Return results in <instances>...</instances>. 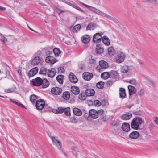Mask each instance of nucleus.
I'll use <instances>...</instances> for the list:
<instances>
[{
	"label": "nucleus",
	"instance_id": "f257e3e1",
	"mask_svg": "<svg viewBox=\"0 0 158 158\" xmlns=\"http://www.w3.org/2000/svg\"><path fill=\"white\" fill-rule=\"evenodd\" d=\"M144 123V120L142 118L136 117L132 119L131 123V126L133 129L138 130L139 129V126Z\"/></svg>",
	"mask_w": 158,
	"mask_h": 158
},
{
	"label": "nucleus",
	"instance_id": "f03ea898",
	"mask_svg": "<svg viewBox=\"0 0 158 158\" xmlns=\"http://www.w3.org/2000/svg\"><path fill=\"white\" fill-rule=\"evenodd\" d=\"M103 113V110L102 109L97 111L94 109H92L89 112L90 116L94 119L98 118L99 115H101Z\"/></svg>",
	"mask_w": 158,
	"mask_h": 158
},
{
	"label": "nucleus",
	"instance_id": "7ed1b4c3",
	"mask_svg": "<svg viewBox=\"0 0 158 158\" xmlns=\"http://www.w3.org/2000/svg\"><path fill=\"white\" fill-rule=\"evenodd\" d=\"M125 58V55L123 53L119 52L115 57L116 62L118 63H120L124 61Z\"/></svg>",
	"mask_w": 158,
	"mask_h": 158
},
{
	"label": "nucleus",
	"instance_id": "20e7f679",
	"mask_svg": "<svg viewBox=\"0 0 158 158\" xmlns=\"http://www.w3.org/2000/svg\"><path fill=\"white\" fill-rule=\"evenodd\" d=\"M49 137L52 141L53 144L56 146L58 149L60 150L61 148L62 143L55 136H49Z\"/></svg>",
	"mask_w": 158,
	"mask_h": 158
},
{
	"label": "nucleus",
	"instance_id": "39448f33",
	"mask_svg": "<svg viewBox=\"0 0 158 158\" xmlns=\"http://www.w3.org/2000/svg\"><path fill=\"white\" fill-rule=\"evenodd\" d=\"M45 103L44 100L39 99L37 100L36 102V107L38 110H41L44 106Z\"/></svg>",
	"mask_w": 158,
	"mask_h": 158
},
{
	"label": "nucleus",
	"instance_id": "423d86ee",
	"mask_svg": "<svg viewBox=\"0 0 158 158\" xmlns=\"http://www.w3.org/2000/svg\"><path fill=\"white\" fill-rule=\"evenodd\" d=\"M32 84L34 86H40L42 83V80L40 77H38L32 80Z\"/></svg>",
	"mask_w": 158,
	"mask_h": 158
},
{
	"label": "nucleus",
	"instance_id": "0eeeda50",
	"mask_svg": "<svg viewBox=\"0 0 158 158\" xmlns=\"http://www.w3.org/2000/svg\"><path fill=\"white\" fill-rule=\"evenodd\" d=\"M102 35L98 33H95L93 36V41L95 43H97L100 42L102 39Z\"/></svg>",
	"mask_w": 158,
	"mask_h": 158
},
{
	"label": "nucleus",
	"instance_id": "6e6552de",
	"mask_svg": "<svg viewBox=\"0 0 158 158\" xmlns=\"http://www.w3.org/2000/svg\"><path fill=\"white\" fill-rule=\"evenodd\" d=\"M62 91V90L60 88L58 87H53L52 88L51 92L52 94L56 95L60 94Z\"/></svg>",
	"mask_w": 158,
	"mask_h": 158
},
{
	"label": "nucleus",
	"instance_id": "1a4fd4ad",
	"mask_svg": "<svg viewBox=\"0 0 158 158\" xmlns=\"http://www.w3.org/2000/svg\"><path fill=\"white\" fill-rule=\"evenodd\" d=\"M80 2L83 5L85 6L86 8H87L89 10L95 13L98 14V13L99 11L97 9L95 8V7L92 6H90L85 4L84 3H83L81 2Z\"/></svg>",
	"mask_w": 158,
	"mask_h": 158
},
{
	"label": "nucleus",
	"instance_id": "9d476101",
	"mask_svg": "<svg viewBox=\"0 0 158 158\" xmlns=\"http://www.w3.org/2000/svg\"><path fill=\"white\" fill-rule=\"evenodd\" d=\"M69 78L70 81L72 83H75L78 81V80L76 76L72 73H70L69 76Z\"/></svg>",
	"mask_w": 158,
	"mask_h": 158
},
{
	"label": "nucleus",
	"instance_id": "9b49d317",
	"mask_svg": "<svg viewBox=\"0 0 158 158\" xmlns=\"http://www.w3.org/2000/svg\"><path fill=\"white\" fill-rule=\"evenodd\" d=\"M93 74L88 72H85L83 74V78L87 81L90 80L93 77Z\"/></svg>",
	"mask_w": 158,
	"mask_h": 158
},
{
	"label": "nucleus",
	"instance_id": "f8f14e48",
	"mask_svg": "<svg viewBox=\"0 0 158 158\" xmlns=\"http://www.w3.org/2000/svg\"><path fill=\"white\" fill-rule=\"evenodd\" d=\"M38 71V68L37 67H35L33 68L29 72L28 76L29 77H32L37 73Z\"/></svg>",
	"mask_w": 158,
	"mask_h": 158
},
{
	"label": "nucleus",
	"instance_id": "ddd939ff",
	"mask_svg": "<svg viewBox=\"0 0 158 158\" xmlns=\"http://www.w3.org/2000/svg\"><path fill=\"white\" fill-rule=\"evenodd\" d=\"M128 88L130 96L133 95L134 94H135L137 91L136 88L132 85H128Z\"/></svg>",
	"mask_w": 158,
	"mask_h": 158
},
{
	"label": "nucleus",
	"instance_id": "4468645a",
	"mask_svg": "<svg viewBox=\"0 0 158 158\" xmlns=\"http://www.w3.org/2000/svg\"><path fill=\"white\" fill-rule=\"evenodd\" d=\"M119 94L120 98L123 99L125 98L126 93L125 89L123 88H120L119 89Z\"/></svg>",
	"mask_w": 158,
	"mask_h": 158
},
{
	"label": "nucleus",
	"instance_id": "2eb2a0df",
	"mask_svg": "<svg viewBox=\"0 0 158 158\" xmlns=\"http://www.w3.org/2000/svg\"><path fill=\"white\" fill-rule=\"evenodd\" d=\"M122 130L125 132H128L130 130V126L129 124L127 123H123L122 127Z\"/></svg>",
	"mask_w": 158,
	"mask_h": 158
},
{
	"label": "nucleus",
	"instance_id": "dca6fc26",
	"mask_svg": "<svg viewBox=\"0 0 158 158\" xmlns=\"http://www.w3.org/2000/svg\"><path fill=\"white\" fill-rule=\"evenodd\" d=\"M56 73V71L54 69L52 68L48 70L47 74L48 76L50 77H53Z\"/></svg>",
	"mask_w": 158,
	"mask_h": 158
},
{
	"label": "nucleus",
	"instance_id": "f3484780",
	"mask_svg": "<svg viewBox=\"0 0 158 158\" xmlns=\"http://www.w3.org/2000/svg\"><path fill=\"white\" fill-rule=\"evenodd\" d=\"M45 61L47 63L53 64L55 63L57 60L52 56H48L45 59Z\"/></svg>",
	"mask_w": 158,
	"mask_h": 158
},
{
	"label": "nucleus",
	"instance_id": "a211bd4d",
	"mask_svg": "<svg viewBox=\"0 0 158 158\" xmlns=\"http://www.w3.org/2000/svg\"><path fill=\"white\" fill-rule=\"evenodd\" d=\"M40 61V58L39 56H36L32 60L31 64L33 65H38Z\"/></svg>",
	"mask_w": 158,
	"mask_h": 158
},
{
	"label": "nucleus",
	"instance_id": "6ab92c4d",
	"mask_svg": "<svg viewBox=\"0 0 158 158\" xmlns=\"http://www.w3.org/2000/svg\"><path fill=\"white\" fill-rule=\"evenodd\" d=\"M66 3L75 8L77 10L81 12H83V10L79 7L76 3L73 2H70L68 1H66Z\"/></svg>",
	"mask_w": 158,
	"mask_h": 158
},
{
	"label": "nucleus",
	"instance_id": "aec40b11",
	"mask_svg": "<svg viewBox=\"0 0 158 158\" xmlns=\"http://www.w3.org/2000/svg\"><path fill=\"white\" fill-rule=\"evenodd\" d=\"M73 112L74 114L78 116H81L82 114L81 110L76 107L73 109Z\"/></svg>",
	"mask_w": 158,
	"mask_h": 158
},
{
	"label": "nucleus",
	"instance_id": "412c9836",
	"mask_svg": "<svg viewBox=\"0 0 158 158\" xmlns=\"http://www.w3.org/2000/svg\"><path fill=\"white\" fill-rule=\"evenodd\" d=\"M95 94V91L94 89H87L85 91V94L87 96H93Z\"/></svg>",
	"mask_w": 158,
	"mask_h": 158
},
{
	"label": "nucleus",
	"instance_id": "4be33fe9",
	"mask_svg": "<svg viewBox=\"0 0 158 158\" xmlns=\"http://www.w3.org/2000/svg\"><path fill=\"white\" fill-rule=\"evenodd\" d=\"M102 41L104 44L107 46L110 44V41L109 38L106 36H104L102 37Z\"/></svg>",
	"mask_w": 158,
	"mask_h": 158
},
{
	"label": "nucleus",
	"instance_id": "5701e85b",
	"mask_svg": "<svg viewBox=\"0 0 158 158\" xmlns=\"http://www.w3.org/2000/svg\"><path fill=\"white\" fill-rule=\"evenodd\" d=\"M81 40L82 42L85 44L89 43L90 40V38L89 35H85L82 36Z\"/></svg>",
	"mask_w": 158,
	"mask_h": 158
},
{
	"label": "nucleus",
	"instance_id": "b1692460",
	"mask_svg": "<svg viewBox=\"0 0 158 158\" xmlns=\"http://www.w3.org/2000/svg\"><path fill=\"white\" fill-rule=\"evenodd\" d=\"M139 135V134L138 132L137 131H134L130 134L129 136L131 138L135 139L137 138Z\"/></svg>",
	"mask_w": 158,
	"mask_h": 158
},
{
	"label": "nucleus",
	"instance_id": "393cba45",
	"mask_svg": "<svg viewBox=\"0 0 158 158\" xmlns=\"http://www.w3.org/2000/svg\"><path fill=\"white\" fill-rule=\"evenodd\" d=\"M99 64L101 67L103 69L106 68L109 66L108 63L103 60L100 61Z\"/></svg>",
	"mask_w": 158,
	"mask_h": 158
},
{
	"label": "nucleus",
	"instance_id": "a878e982",
	"mask_svg": "<svg viewBox=\"0 0 158 158\" xmlns=\"http://www.w3.org/2000/svg\"><path fill=\"white\" fill-rule=\"evenodd\" d=\"M71 91L75 95H77L80 92L79 89L76 86H73L71 87Z\"/></svg>",
	"mask_w": 158,
	"mask_h": 158
},
{
	"label": "nucleus",
	"instance_id": "bb28decb",
	"mask_svg": "<svg viewBox=\"0 0 158 158\" xmlns=\"http://www.w3.org/2000/svg\"><path fill=\"white\" fill-rule=\"evenodd\" d=\"M132 116V114L129 113H126L121 117V118L123 120H127L130 119Z\"/></svg>",
	"mask_w": 158,
	"mask_h": 158
},
{
	"label": "nucleus",
	"instance_id": "cd10ccee",
	"mask_svg": "<svg viewBox=\"0 0 158 158\" xmlns=\"http://www.w3.org/2000/svg\"><path fill=\"white\" fill-rule=\"evenodd\" d=\"M70 110V108L69 107H64L63 113H64L67 116L69 117L71 116Z\"/></svg>",
	"mask_w": 158,
	"mask_h": 158
},
{
	"label": "nucleus",
	"instance_id": "c85d7f7f",
	"mask_svg": "<svg viewBox=\"0 0 158 158\" xmlns=\"http://www.w3.org/2000/svg\"><path fill=\"white\" fill-rule=\"evenodd\" d=\"M64 107H60L57 108L53 109L52 111L55 114H61L63 113Z\"/></svg>",
	"mask_w": 158,
	"mask_h": 158
},
{
	"label": "nucleus",
	"instance_id": "c756f323",
	"mask_svg": "<svg viewBox=\"0 0 158 158\" xmlns=\"http://www.w3.org/2000/svg\"><path fill=\"white\" fill-rule=\"evenodd\" d=\"M103 48L100 45H97L96 48V51L97 54L101 55L103 52Z\"/></svg>",
	"mask_w": 158,
	"mask_h": 158
},
{
	"label": "nucleus",
	"instance_id": "7c9ffc66",
	"mask_svg": "<svg viewBox=\"0 0 158 158\" xmlns=\"http://www.w3.org/2000/svg\"><path fill=\"white\" fill-rule=\"evenodd\" d=\"M49 82L46 79L44 78L42 80L41 85L43 88H47L49 86Z\"/></svg>",
	"mask_w": 158,
	"mask_h": 158
},
{
	"label": "nucleus",
	"instance_id": "2f4dec72",
	"mask_svg": "<svg viewBox=\"0 0 158 158\" xmlns=\"http://www.w3.org/2000/svg\"><path fill=\"white\" fill-rule=\"evenodd\" d=\"M72 149L73 150L72 152L75 156L76 157H78V155L80 154V152L77 151V148L74 147H73Z\"/></svg>",
	"mask_w": 158,
	"mask_h": 158
},
{
	"label": "nucleus",
	"instance_id": "473e14b6",
	"mask_svg": "<svg viewBox=\"0 0 158 158\" xmlns=\"http://www.w3.org/2000/svg\"><path fill=\"white\" fill-rule=\"evenodd\" d=\"M108 53L110 56H112L115 54V51L113 47H110L108 48Z\"/></svg>",
	"mask_w": 158,
	"mask_h": 158
},
{
	"label": "nucleus",
	"instance_id": "72a5a7b5",
	"mask_svg": "<svg viewBox=\"0 0 158 158\" xmlns=\"http://www.w3.org/2000/svg\"><path fill=\"white\" fill-rule=\"evenodd\" d=\"M62 97L64 99L66 100H68L70 97V93L69 92H64L63 94Z\"/></svg>",
	"mask_w": 158,
	"mask_h": 158
},
{
	"label": "nucleus",
	"instance_id": "f704fd0d",
	"mask_svg": "<svg viewBox=\"0 0 158 158\" xmlns=\"http://www.w3.org/2000/svg\"><path fill=\"white\" fill-rule=\"evenodd\" d=\"M101 77L102 78L106 79L110 77V73L107 72H104L101 74Z\"/></svg>",
	"mask_w": 158,
	"mask_h": 158
},
{
	"label": "nucleus",
	"instance_id": "c9c22d12",
	"mask_svg": "<svg viewBox=\"0 0 158 158\" xmlns=\"http://www.w3.org/2000/svg\"><path fill=\"white\" fill-rule=\"evenodd\" d=\"M129 70V67L127 65H124L121 68V71L124 73H127Z\"/></svg>",
	"mask_w": 158,
	"mask_h": 158
},
{
	"label": "nucleus",
	"instance_id": "e433bc0d",
	"mask_svg": "<svg viewBox=\"0 0 158 158\" xmlns=\"http://www.w3.org/2000/svg\"><path fill=\"white\" fill-rule=\"evenodd\" d=\"M110 77L114 78H116L118 77V73L116 71H111L110 72Z\"/></svg>",
	"mask_w": 158,
	"mask_h": 158
},
{
	"label": "nucleus",
	"instance_id": "4c0bfd02",
	"mask_svg": "<svg viewBox=\"0 0 158 158\" xmlns=\"http://www.w3.org/2000/svg\"><path fill=\"white\" fill-rule=\"evenodd\" d=\"M64 76L62 75H59L56 77V80L60 84H62L63 82Z\"/></svg>",
	"mask_w": 158,
	"mask_h": 158
},
{
	"label": "nucleus",
	"instance_id": "58836bf2",
	"mask_svg": "<svg viewBox=\"0 0 158 158\" xmlns=\"http://www.w3.org/2000/svg\"><path fill=\"white\" fill-rule=\"evenodd\" d=\"M37 99V96L35 94L31 95L30 96V100L32 103H34Z\"/></svg>",
	"mask_w": 158,
	"mask_h": 158
},
{
	"label": "nucleus",
	"instance_id": "ea45409f",
	"mask_svg": "<svg viewBox=\"0 0 158 158\" xmlns=\"http://www.w3.org/2000/svg\"><path fill=\"white\" fill-rule=\"evenodd\" d=\"M10 100L11 102L14 103H15L16 105H18L21 107H23L24 108H25L24 106L23 105V104H22V103H21L18 102H16L15 100H14V99H12L11 98L10 99Z\"/></svg>",
	"mask_w": 158,
	"mask_h": 158
},
{
	"label": "nucleus",
	"instance_id": "a19ab883",
	"mask_svg": "<svg viewBox=\"0 0 158 158\" xmlns=\"http://www.w3.org/2000/svg\"><path fill=\"white\" fill-rule=\"evenodd\" d=\"M81 28V26L80 25L78 24L75 26L73 28V32H76L80 29Z\"/></svg>",
	"mask_w": 158,
	"mask_h": 158
},
{
	"label": "nucleus",
	"instance_id": "79ce46f5",
	"mask_svg": "<svg viewBox=\"0 0 158 158\" xmlns=\"http://www.w3.org/2000/svg\"><path fill=\"white\" fill-rule=\"evenodd\" d=\"M39 73L43 75H45L47 73V69L46 68L42 67L40 69Z\"/></svg>",
	"mask_w": 158,
	"mask_h": 158
},
{
	"label": "nucleus",
	"instance_id": "37998d69",
	"mask_svg": "<svg viewBox=\"0 0 158 158\" xmlns=\"http://www.w3.org/2000/svg\"><path fill=\"white\" fill-rule=\"evenodd\" d=\"M54 53L56 57L58 56L60 54L61 52L58 48H55L53 50Z\"/></svg>",
	"mask_w": 158,
	"mask_h": 158
},
{
	"label": "nucleus",
	"instance_id": "c03bdc74",
	"mask_svg": "<svg viewBox=\"0 0 158 158\" xmlns=\"http://www.w3.org/2000/svg\"><path fill=\"white\" fill-rule=\"evenodd\" d=\"M70 119L71 123H76L77 122V118L75 116L71 117Z\"/></svg>",
	"mask_w": 158,
	"mask_h": 158
},
{
	"label": "nucleus",
	"instance_id": "a18cd8bd",
	"mask_svg": "<svg viewBox=\"0 0 158 158\" xmlns=\"http://www.w3.org/2000/svg\"><path fill=\"white\" fill-rule=\"evenodd\" d=\"M104 82L101 81L98 82L96 84V86L97 88L99 89L102 88L104 86Z\"/></svg>",
	"mask_w": 158,
	"mask_h": 158
},
{
	"label": "nucleus",
	"instance_id": "49530a36",
	"mask_svg": "<svg viewBox=\"0 0 158 158\" xmlns=\"http://www.w3.org/2000/svg\"><path fill=\"white\" fill-rule=\"evenodd\" d=\"M127 82L133 85H135L137 84V81L135 79H132L131 80H127Z\"/></svg>",
	"mask_w": 158,
	"mask_h": 158
},
{
	"label": "nucleus",
	"instance_id": "de8ad7c7",
	"mask_svg": "<svg viewBox=\"0 0 158 158\" xmlns=\"http://www.w3.org/2000/svg\"><path fill=\"white\" fill-rule=\"evenodd\" d=\"M65 71L64 69V67H61L58 68V73H64Z\"/></svg>",
	"mask_w": 158,
	"mask_h": 158
},
{
	"label": "nucleus",
	"instance_id": "09e8293b",
	"mask_svg": "<svg viewBox=\"0 0 158 158\" xmlns=\"http://www.w3.org/2000/svg\"><path fill=\"white\" fill-rule=\"evenodd\" d=\"M98 15H100L102 16L106 17L108 15L102 12L101 11L99 10L98 13Z\"/></svg>",
	"mask_w": 158,
	"mask_h": 158
},
{
	"label": "nucleus",
	"instance_id": "8fccbe9b",
	"mask_svg": "<svg viewBox=\"0 0 158 158\" xmlns=\"http://www.w3.org/2000/svg\"><path fill=\"white\" fill-rule=\"evenodd\" d=\"M0 36L2 38V41L4 42V43L6 42L7 41V39L6 38L4 37L3 35L1 33H0Z\"/></svg>",
	"mask_w": 158,
	"mask_h": 158
},
{
	"label": "nucleus",
	"instance_id": "3c124183",
	"mask_svg": "<svg viewBox=\"0 0 158 158\" xmlns=\"http://www.w3.org/2000/svg\"><path fill=\"white\" fill-rule=\"evenodd\" d=\"M94 27V26L93 25L89 24L86 27V29L87 30H93Z\"/></svg>",
	"mask_w": 158,
	"mask_h": 158
},
{
	"label": "nucleus",
	"instance_id": "603ef678",
	"mask_svg": "<svg viewBox=\"0 0 158 158\" xmlns=\"http://www.w3.org/2000/svg\"><path fill=\"white\" fill-rule=\"evenodd\" d=\"M91 1L95 5H98L100 4V0H91Z\"/></svg>",
	"mask_w": 158,
	"mask_h": 158
},
{
	"label": "nucleus",
	"instance_id": "864d4df0",
	"mask_svg": "<svg viewBox=\"0 0 158 158\" xmlns=\"http://www.w3.org/2000/svg\"><path fill=\"white\" fill-rule=\"evenodd\" d=\"M14 89L13 88H9L5 90V92L7 93H10L14 92Z\"/></svg>",
	"mask_w": 158,
	"mask_h": 158
},
{
	"label": "nucleus",
	"instance_id": "5fc2aeb1",
	"mask_svg": "<svg viewBox=\"0 0 158 158\" xmlns=\"http://www.w3.org/2000/svg\"><path fill=\"white\" fill-rule=\"evenodd\" d=\"M94 105L96 106H99L101 104L100 102L98 100H95L94 102Z\"/></svg>",
	"mask_w": 158,
	"mask_h": 158
},
{
	"label": "nucleus",
	"instance_id": "6e6d98bb",
	"mask_svg": "<svg viewBox=\"0 0 158 158\" xmlns=\"http://www.w3.org/2000/svg\"><path fill=\"white\" fill-rule=\"evenodd\" d=\"M112 125L114 126H118L119 125V121L118 120H116L112 123Z\"/></svg>",
	"mask_w": 158,
	"mask_h": 158
},
{
	"label": "nucleus",
	"instance_id": "4d7b16f0",
	"mask_svg": "<svg viewBox=\"0 0 158 158\" xmlns=\"http://www.w3.org/2000/svg\"><path fill=\"white\" fill-rule=\"evenodd\" d=\"M138 94L140 96L143 95L144 94V91L143 89H141L138 92Z\"/></svg>",
	"mask_w": 158,
	"mask_h": 158
},
{
	"label": "nucleus",
	"instance_id": "13d9d810",
	"mask_svg": "<svg viewBox=\"0 0 158 158\" xmlns=\"http://www.w3.org/2000/svg\"><path fill=\"white\" fill-rule=\"evenodd\" d=\"M84 117L86 119H88V118L89 117V114L88 112H86L85 111L84 112Z\"/></svg>",
	"mask_w": 158,
	"mask_h": 158
},
{
	"label": "nucleus",
	"instance_id": "bf43d9fd",
	"mask_svg": "<svg viewBox=\"0 0 158 158\" xmlns=\"http://www.w3.org/2000/svg\"><path fill=\"white\" fill-rule=\"evenodd\" d=\"M106 17L108 19H109L110 20H112L114 21H116V19L113 17H112L111 16H109V15H107Z\"/></svg>",
	"mask_w": 158,
	"mask_h": 158
},
{
	"label": "nucleus",
	"instance_id": "052dcab7",
	"mask_svg": "<svg viewBox=\"0 0 158 158\" xmlns=\"http://www.w3.org/2000/svg\"><path fill=\"white\" fill-rule=\"evenodd\" d=\"M145 79L148 82L149 81H150V82H148V83L150 84V85H152L153 84V81L151 79H149L148 77H145Z\"/></svg>",
	"mask_w": 158,
	"mask_h": 158
},
{
	"label": "nucleus",
	"instance_id": "680f3d73",
	"mask_svg": "<svg viewBox=\"0 0 158 158\" xmlns=\"http://www.w3.org/2000/svg\"><path fill=\"white\" fill-rule=\"evenodd\" d=\"M153 119L155 124L158 125V117H155L153 118Z\"/></svg>",
	"mask_w": 158,
	"mask_h": 158
},
{
	"label": "nucleus",
	"instance_id": "e2e57ef3",
	"mask_svg": "<svg viewBox=\"0 0 158 158\" xmlns=\"http://www.w3.org/2000/svg\"><path fill=\"white\" fill-rule=\"evenodd\" d=\"M113 81L111 80L108 81L107 82V85L108 86H110L112 85L113 84Z\"/></svg>",
	"mask_w": 158,
	"mask_h": 158
},
{
	"label": "nucleus",
	"instance_id": "0e129e2a",
	"mask_svg": "<svg viewBox=\"0 0 158 158\" xmlns=\"http://www.w3.org/2000/svg\"><path fill=\"white\" fill-rule=\"evenodd\" d=\"M146 2L152 3H154L156 2V0H146Z\"/></svg>",
	"mask_w": 158,
	"mask_h": 158
},
{
	"label": "nucleus",
	"instance_id": "69168bd1",
	"mask_svg": "<svg viewBox=\"0 0 158 158\" xmlns=\"http://www.w3.org/2000/svg\"><path fill=\"white\" fill-rule=\"evenodd\" d=\"M79 98L81 100H83L85 99V97L80 94L79 96Z\"/></svg>",
	"mask_w": 158,
	"mask_h": 158
},
{
	"label": "nucleus",
	"instance_id": "338daca9",
	"mask_svg": "<svg viewBox=\"0 0 158 158\" xmlns=\"http://www.w3.org/2000/svg\"><path fill=\"white\" fill-rule=\"evenodd\" d=\"M102 120L104 122H106L107 120V118L106 116H103L102 118Z\"/></svg>",
	"mask_w": 158,
	"mask_h": 158
},
{
	"label": "nucleus",
	"instance_id": "774afa93",
	"mask_svg": "<svg viewBox=\"0 0 158 158\" xmlns=\"http://www.w3.org/2000/svg\"><path fill=\"white\" fill-rule=\"evenodd\" d=\"M18 74L19 75V77H22V73H21V69H19H19L18 71Z\"/></svg>",
	"mask_w": 158,
	"mask_h": 158
}]
</instances>
